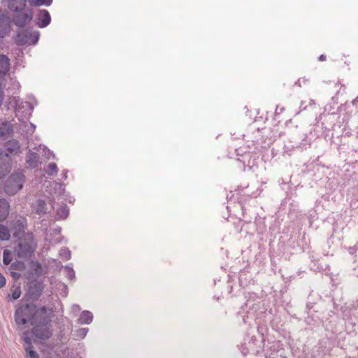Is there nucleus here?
Here are the masks:
<instances>
[{
  "label": "nucleus",
  "mask_w": 358,
  "mask_h": 358,
  "mask_svg": "<svg viewBox=\"0 0 358 358\" xmlns=\"http://www.w3.org/2000/svg\"><path fill=\"white\" fill-rule=\"evenodd\" d=\"M42 275V266L38 261H31L30 269L28 272V278L39 277Z\"/></svg>",
  "instance_id": "nucleus-23"
},
{
  "label": "nucleus",
  "mask_w": 358,
  "mask_h": 358,
  "mask_svg": "<svg viewBox=\"0 0 358 358\" xmlns=\"http://www.w3.org/2000/svg\"><path fill=\"white\" fill-rule=\"evenodd\" d=\"M13 164L10 155L8 153L0 152V184L10 173Z\"/></svg>",
  "instance_id": "nucleus-11"
},
{
  "label": "nucleus",
  "mask_w": 358,
  "mask_h": 358,
  "mask_svg": "<svg viewBox=\"0 0 358 358\" xmlns=\"http://www.w3.org/2000/svg\"><path fill=\"white\" fill-rule=\"evenodd\" d=\"M326 58H327V57H326V55H320V56H319V57H318V60H319L320 62H323V61H325V60H326Z\"/></svg>",
  "instance_id": "nucleus-47"
},
{
  "label": "nucleus",
  "mask_w": 358,
  "mask_h": 358,
  "mask_svg": "<svg viewBox=\"0 0 358 358\" xmlns=\"http://www.w3.org/2000/svg\"><path fill=\"white\" fill-rule=\"evenodd\" d=\"M13 101H14L15 103L14 107L15 111H20L21 109H24L27 112H29V114H31L34 110V106L31 103L20 101L19 97H13Z\"/></svg>",
  "instance_id": "nucleus-21"
},
{
  "label": "nucleus",
  "mask_w": 358,
  "mask_h": 358,
  "mask_svg": "<svg viewBox=\"0 0 358 358\" xmlns=\"http://www.w3.org/2000/svg\"><path fill=\"white\" fill-rule=\"evenodd\" d=\"M301 78H299V80L295 83V85H298V86L301 87Z\"/></svg>",
  "instance_id": "nucleus-50"
},
{
  "label": "nucleus",
  "mask_w": 358,
  "mask_h": 358,
  "mask_svg": "<svg viewBox=\"0 0 358 358\" xmlns=\"http://www.w3.org/2000/svg\"><path fill=\"white\" fill-rule=\"evenodd\" d=\"M239 282H240V284H241V286H244V285H245V283H244V282H243V280H242L241 278H239Z\"/></svg>",
  "instance_id": "nucleus-52"
},
{
  "label": "nucleus",
  "mask_w": 358,
  "mask_h": 358,
  "mask_svg": "<svg viewBox=\"0 0 358 358\" xmlns=\"http://www.w3.org/2000/svg\"><path fill=\"white\" fill-rule=\"evenodd\" d=\"M262 341H259L255 336H246L244 338L243 343L239 346V349L243 355H247L249 353L257 355L261 349Z\"/></svg>",
  "instance_id": "nucleus-7"
},
{
  "label": "nucleus",
  "mask_w": 358,
  "mask_h": 358,
  "mask_svg": "<svg viewBox=\"0 0 358 358\" xmlns=\"http://www.w3.org/2000/svg\"><path fill=\"white\" fill-rule=\"evenodd\" d=\"M343 118H341L338 111L332 113H323L316 119L315 126L321 127L323 131H329L331 129L335 130L336 127L340 128L343 124Z\"/></svg>",
  "instance_id": "nucleus-3"
},
{
  "label": "nucleus",
  "mask_w": 358,
  "mask_h": 358,
  "mask_svg": "<svg viewBox=\"0 0 358 358\" xmlns=\"http://www.w3.org/2000/svg\"><path fill=\"white\" fill-rule=\"evenodd\" d=\"M54 200H49L50 206H48L45 201L43 199H38L34 207L36 213L39 215L50 213L54 210Z\"/></svg>",
  "instance_id": "nucleus-16"
},
{
  "label": "nucleus",
  "mask_w": 358,
  "mask_h": 358,
  "mask_svg": "<svg viewBox=\"0 0 358 358\" xmlns=\"http://www.w3.org/2000/svg\"><path fill=\"white\" fill-rule=\"evenodd\" d=\"M357 249H358V243H356L353 247H350L349 248V253L351 255H353L354 253L356 252Z\"/></svg>",
  "instance_id": "nucleus-40"
},
{
  "label": "nucleus",
  "mask_w": 358,
  "mask_h": 358,
  "mask_svg": "<svg viewBox=\"0 0 358 358\" xmlns=\"http://www.w3.org/2000/svg\"><path fill=\"white\" fill-rule=\"evenodd\" d=\"M13 23L7 12L0 14V38H5L10 34Z\"/></svg>",
  "instance_id": "nucleus-14"
},
{
  "label": "nucleus",
  "mask_w": 358,
  "mask_h": 358,
  "mask_svg": "<svg viewBox=\"0 0 358 358\" xmlns=\"http://www.w3.org/2000/svg\"><path fill=\"white\" fill-rule=\"evenodd\" d=\"M52 308H48L45 306L38 308L36 306L33 317L31 319V325L46 324L51 323L53 317Z\"/></svg>",
  "instance_id": "nucleus-6"
},
{
  "label": "nucleus",
  "mask_w": 358,
  "mask_h": 358,
  "mask_svg": "<svg viewBox=\"0 0 358 358\" xmlns=\"http://www.w3.org/2000/svg\"><path fill=\"white\" fill-rule=\"evenodd\" d=\"M10 232L6 227L0 224V240L8 241L10 238Z\"/></svg>",
  "instance_id": "nucleus-27"
},
{
  "label": "nucleus",
  "mask_w": 358,
  "mask_h": 358,
  "mask_svg": "<svg viewBox=\"0 0 358 358\" xmlns=\"http://www.w3.org/2000/svg\"><path fill=\"white\" fill-rule=\"evenodd\" d=\"M81 310L80 306L78 304H73L72 306V310L74 313L79 312Z\"/></svg>",
  "instance_id": "nucleus-42"
},
{
  "label": "nucleus",
  "mask_w": 358,
  "mask_h": 358,
  "mask_svg": "<svg viewBox=\"0 0 358 358\" xmlns=\"http://www.w3.org/2000/svg\"><path fill=\"white\" fill-rule=\"evenodd\" d=\"M258 322H257V324H258L257 329V331L258 333L262 336H263L264 333L266 332L267 331V329H266V324L268 322H264L263 321V317H262L261 320H257Z\"/></svg>",
  "instance_id": "nucleus-31"
},
{
  "label": "nucleus",
  "mask_w": 358,
  "mask_h": 358,
  "mask_svg": "<svg viewBox=\"0 0 358 358\" xmlns=\"http://www.w3.org/2000/svg\"><path fill=\"white\" fill-rule=\"evenodd\" d=\"M304 103H305V102H304V101H301V105H300L301 110H306V108H307V105H305V106H304Z\"/></svg>",
  "instance_id": "nucleus-46"
},
{
  "label": "nucleus",
  "mask_w": 358,
  "mask_h": 358,
  "mask_svg": "<svg viewBox=\"0 0 358 358\" xmlns=\"http://www.w3.org/2000/svg\"><path fill=\"white\" fill-rule=\"evenodd\" d=\"M89 331V328L87 327H81L76 329L73 332V336L74 339L76 341H80L84 339L87 333Z\"/></svg>",
  "instance_id": "nucleus-25"
},
{
  "label": "nucleus",
  "mask_w": 358,
  "mask_h": 358,
  "mask_svg": "<svg viewBox=\"0 0 358 358\" xmlns=\"http://www.w3.org/2000/svg\"><path fill=\"white\" fill-rule=\"evenodd\" d=\"M245 303L242 306L243 311L247 313L246 316H243L244 323L249 322L247 320L249 318L255 320H261L263 317L264 322H269L273 329L279 328L280 317L275 314V309L267 310L266 308V300L257 295L254 292H248L245 294Z\"/></svg>",
  "instance_id": "nucleus-1"
},
{
  "label": "nucleus",
  "mask_w": 358,
  "mask_h": 358,
  "mask_svg": "<svg viewBox=\"0 0 358 358\" xmlns=\"http://www.w3.org/2000/svg\"><path fill=\"white\" fill-rule=\"evenodd\" d=\"M26 268L23 262L16 261L10 264V270L23 271Z\"/></svg>",
  "instance_id": "nucleus-30"
},
{
  "label": "nucleus",
  "mask_w": 358,
  "mask_h": 358,
  "mask_svg": "<svg viewBox=\"0 0 358 358\" xmlns=\"http://www.w3.org/2000/svg\"><path fill=\"white\" fill-rule=\"evenodd\" d=\"M5 285H6V278L1 273H0V288L5 286Z\"/></svg>",
  "instance_id": "nucleus-41"
},
{
  "label": "nucleus",
  "mask_w": 358,
  "mask_h": 358,
  "mask_svg": "<svg viewBox=\"0 0 358 358\" xmlns=\"http://www.w3.org/2000/svg\"><path fill=\"white\" fill-rule=\"evenodd\" d=\"M310 141L307 138L306 136H305L302 139L301 143H296L295 145H292V148H293L301 149V150H306V149H307V148L310 147Z\"/></svg>",
  "instance_id": "nucleus-29"
},
{
  "label": "nucleus",
  "mask_w": 358,
  "mask_h": 358,
  "mask_svg": "<svg viewBox=\"0 0 358 358\" xmlns=\"http://www.w3.org/2000/svg\"><path fill=\"white\" fill-rule=\"evenodd\" d=\"M10 69V62L8 57L3 54H0V85H6L9 77Z\"/></svg>",
  "instance_id": "nucleus-13"
},
{
  "label": "nucleus",
  "mask_w": 358,
  "mask_h": 358,
  "mask_svg": "<svg viewBox=\"0 0 358 358\" xmlns=\"http://www.w3.org/2000/svg\"><path fill=\"white\" fill-rule=\"evenodd\" d=\"M37 243L31 232H27L24 238H20L14 246L15 255L22 259H29L34 255Z\"/></svg>",
  "instance_id": "nucleus-2"
},
{
  "label": "nucleus",
  "mask_w": 358,
  "mask_h": 358,
  "mask_svg": "<svg viewBox=\"0 0 358 358\" xmlns=\"http://www.w3.org/2000/svg\"><path fill=\"white\" fill-rule=\"evenodd\" d=\"M283 110H284L283 107L280 108L278 106H277L276 109H275L276 113H280L283 112Z\"/></svg>",
  "instance_id": "nucleus-45"
},
{
  "label": "nucleus",
  "mask_w": 358,
  "mask_h": 358,
  "mask_svg": "<svg viewBox=\"0 0 358 358\" xmlns=\"http://www.w3.org/2000/svg\"><path fill=\"white\" fill-rule=\"evenodd\" d=\"M59 256L65 260H69L71 257V252L68 248H62L59 250Z\"/></svg>",
  "instance_id": "nucleus-36"
},
{
  "label": "nucleus",
  "mask_w": 358,
  "mask_h": 358,
  "mask_svg": "<svg viewBox=\"0 0 358 358\" xmlns=\"http://www.w3.org/2000/svg\"><path fill=\"white\" fill-rule=\"evenodd\" d=\"M22 292L20 286L13 289L11 294H8V296L12 300H17L21 296Z\"/></svg>",
  "instance_id": "nucleus-35"
},
{
  "label": "nucleus",
  "mask_w": 358,
  "mask_h": 358,
  "mask_svg": "<svg viewBox=\"0 0 358 358\" xmlns=\"http://www.w3.org/2000/svg\"><path fill=\"white\" fill-rule=\"evenodd\" d=\"M67 173H68V171L67 170H64V173L62 174V178L64 180H66L67 178Z\"/></svg>",
  "instance_id": "nucleus-48"
},
{
  "label": "nucleus",
  "mask_w": 358,
  "mask_h": 358,
  "mask_svg": "<svg viewBox=\"0 0 358 358\" xmlns=\"http://www.w3.org/2000/svg\"><path fill=\"white\" fill-rule=\"evenodd\" d=\"M24 182V174L22 171H14L2 182L5 194L8 196L15 195L22 189Z\"/></svg>",
  "instance_id": "nucleus-4"
},
{
  "label": "nucleus",
  "mask_w": 358,
  "mask_h": 358,
  "mask_svg": "<svg viewBox=\"0 0 358 358\" xmlns=\"http://www.w3.org/2000/svg\"><path fill=\"white\" fill-rule=\"evenodd\" d=\"M315 101L313 99H310L309 100V106H315Z\"/></svg>",
  "instance_id": "nucleus-49"
},
{
  "label": "nucleus",
  "mask_w": 358,
  "mask_h": 358,
  "mask_svg": "<svg viewBox=\"0 0 358 358\" xmlns=\"http://www.w3.org/2000/svg\"><path fill=\"white\" fill-rule=\"evenodd\" d=\"M36 306L34 303H20L14 313L15 323L17 325L31 324Z\"/></svg>",
  "instance_id": "nucleus-5"
},
{
  "label": "nucleus",
  "mask_w": 358,
  "mask_h": 358,
  "mask_svg": "<svg viewBox=\"0 0 358 358\" xmlns=\"http://www.w3.org/2000/svg\"><path fill=\"white\" fill-rule=\"evenodd\" d=\"M266 358H287L286 350L279 341L273 342L264 350Z\"/></svg>",
  "instance_id": "nucleus-8"
},
{
  "label": "nucleus",
  "mask_w": 358,
  "mask_h": 358,
  "mask_svg": "<svg viewBox=\"0 0 358 358\" xmlns=\"http://www.w3.org/2000/svg\"><path fill=\"white\" fill-rule=\"evenodd\" d=\"M58 172V167L55 163H50L48 166L46 173L48 176H56Z\"/></svg>",
  "instance_id": "nucleus-34"
},
{
  "label": "nucleus",
  "mask_w": 358,
  "mask_h": 358,
  "mask_svg": "<svg viewBox=\"0 0 358 358\" xmlns=\"http://www.w3.org/2000/svg\"><path fill=\"white\" fill-rule=\"evenodd\" d=\"M13 259V252L8 250L5 249L3 252V263L5 265H8L10 264Z\"/></svg>",
  "instance_id": "nucleus-28"
},
{
  "label": "nucleus",
  "mask_w": 358,
  "mask_h": 358,
  "mask_svg": "<svg viewBox=\"0 0 358 358\" xmlns=\"http://www.w3.org/2000/svg\"><path fill=\"white\" fill-rule=\"evenodd\" d=\"M13 16V22L18 28H24L28 25L33 20V11L31 9L26 12L16 13Z\"/></svg>",
  "instance_id": "nucleus-12"
},
{
  "label": "nucleus",
  "mask_w": 358,
  "mask_h": 358,
  "mask_svg": "<svg viewBox=\"0 0 358 358\" xmlns=\"http://www.w3.org/2000/svg\"><path fill=\"white\" fill-rule=\"evenodd\" d=\"M39 36L38 31H35L33 34L28 31L18 32L15 38V42L19 46H23L27 43L36 45L38 41Z\"/></svg>",
  "instance_id": "nucleus-10"
},
{
  "label": "nucleus",
  "mask_w": 358,
  "mask_h": 358,
  "mask_svg": "<svg viewBox=\"0 0 358 358\" xmlns=\"http://www.w3.org/2000/svg\"><path fill=\"white\" fill-rule=\"evenodd\" d=\"M69 215V208L66 205H64L57 209L55 219L57 220H65L68 217Z\"/></svg>",
  "instance_id": "nucleus-26"
},
{
  "label": "nucleus",
  "mask_w": 358,
  "mask_h": 358,
  "mask_svg": "<svg viewBox=\"0 0 358 358\" xmlns=\"http://www.w3.org/2000/svg\"><path fill=\"white\" fill-rule=\"evenodd\" d=\"M10 274L15 280H18L20 278V273L15 272L13 270L10 271Z\"/></svg>",
  "instance_id": "nucleus-39"
},
{
  "label": "nucleus",
  "mask_w": 358,
  "mask_h": 358,
  "mask_svg": "<svg viewBox=\"0 0 358 358\" xmlns=\"http://www.w3.org/2000/svg\"><path fill=\"white\" fill-rule=\"evenodd\" d=\"M52 327L51 323L46 324L34 325L31 332L33 336L39 341H48L52 336Z\"/></svg>",
  "instance_id": "nucleus-9"
},
{
  "label": "nucleus",
  "mask_w": 358,
  "mask_h": 358,
  "mask_svg": "<svg viewBox=\"0 0 358 358\" xmlns=\"http://www.w3.org/2000/svg\"><path fill=\"white\" fill-rule=\"evenodd\" d=\"M44 289V283L41 280L34 279L29 282L28 294L33 299H38Z\"/></svg>",
  "instance_id": "nucleus-15"
},
{
  "label": "nucleus",
  "mask_w": 358,
  "mask_h": 358,
  "mask_svg": "<svg viewBox=\"0 0 358 358\" xmlns=\"http://www.w3.org/2000/svg\"><path fill=\"white\" fill-rule=\"evenodd\" d=\"M4 148L6 152L3 153H8L10 155H17L20 152V144L16 139H10L5 143Z\"/></svg>",
  "instance_id": "nucleus-20"
},
{
  "label": "nucleus",
  "mask_w": 358,
  "mask_h": 358,
  "mask_svg": "<svg viewBox=\"0 0 358 358\" xmlns=\"http://www.w3.org/2000/svg\"><path fill=\"white\" fill-rule=\"evenodd\" d=\"M26 229L27 220L25 218L17 220L14 223L13 235L15 238H17V240L24 238L27 234L25 232Z\"/></svg>",
  "instance_id": "nucleus-17"
},
{
  "label": "nucleus",
  "mask_w": 358,
  "mask_h": 358,
  "mask_svg": "<svg viewBox=\"0 0 358 358\" xmlns=\"http://www.w3.org/2000/svg\"><path fill=\"white\" fill-rule=\"evenodd\" d=\"M27 353V357L29 358H39L38 354L33 350V348L29 349L28 351H26Z\"/></svg>",
  "instance_id": "nucleus-38"
},
{
  "label": "nucleus",
  "mask_w": 358,
  "mask_h": 358,
  "mask_svg": "<svg viewBox=\"0 0 358 358\" xmlns=\"http://www.w3.org/2000/svg\"><path fill=\"white\" fill-rule=\"evenodd\" d=\"M23 341L27 344V346L24 348L25 351H28L29 349L33 348V345L31 342V338L29 336L24 337Z\"/></svg>",
  "instance_id": "nucleus-37"
},
{
  "label": "nucleus",
  "mask_w": 358,
  "mask_h": 358,
  "mask_svg": "<svg viewBox=\"0 0 358 358\" xmlns=\"http://www.w3.org/2000/svg\"><path fill=\"white\" fill-rule=\"evenodd\" d=\"M9 203L5 199H0V222L6 219L9 214Z\"/></svg>",
  "instance_id": "nucleus-24"
},
{
  "label": "nucleus",
  "mask_w": 358,
  "mask_h": 358,
  "mask_svg": "<svg viewBox=\"0 0 358 358\" xmlns=\"http://www.w3.org/2000/svg\"><path fill=\"white\" fill-rule=\"evenodd\" d=\"M13 87L19 90L20 87V84L19 82H17V80H13Z\"/></svg>",
  "instance_id": "nucleus-43"
},
{
  "label": "nucleus",
  "mask_w": 358,
  "mask_h": 358,
  "mask_svg": "<svg viewBox=\"0 0 358 358\" xmlns=\"http://www.w3.org/2000/svg\"><path fill=\"white\" fill-rule=\"evenodd\" d=\"M64 271L66 273V276L69 280H75L76 278V273L73 268L72 264H68L64 267Z\"/></svg>",
  "instance_id": "nucleus-32"
},
{
  "label": "nucleus",
  "mask_w": 358,
  "mask_h": 358,
  "mask_svg": "<svg viewBox=\"0 0 358 358\" xmlns=\"http://www.w3.org/2000/svg\"><path fill=\"white\" fill-rule=\"evenodd\" d=\"M50 22L51 16L49 12L45 9L39 10L36 17V24L40 28H45Z\"/></svg>",
  "instance_id": "nucleus-18"
},
{
  "label": "nucleus",
  "mask_w": 358,
  "mask_h": 358,
  "mask_svg": "<svg viewBox=\"0 0 358 358\" xmlns=\"http://www.w3.org/2000/svg\"><path fill=\"white\" fill-rule=\"evenodd\" d=\"M52 3V0H30V3L34 6H50Z\"/></svg>",
  "instance_id": "nucleus-33"
},
{
  "label": "nucleus",
  "mask_w": 358,
  "mask_h": 358,
  "mask_svg": "<svg viewBox=\"0 0 358 358\" xmlns=\"http://www.w3.org/2000/svg\"><path fill=\"white\" fill-rule=\"evenodd\" d=\"M30 126H31V127L32 128V132H34V130H35V129H36V126H35V124H34L33 123H31H31H30Z\"/></svg>",
  "instance_id": "nucleus-51"
},
{
  "label": "nucleus",
  "mask_w": 358,
  "mask_h": 358,
  "mask_svg": "<svg viewBox=\"0 0 358 358\" xmlns=\"http://www.w3.org/2000/svg\"><path fill=\"white\" fill-rule=\"evenodd\" d=\"M46 157L48 159H50V157L55 158V154L50 150H48V153L46 154Z\"/></svg>",
  "instance_id": "nucleus-44"
},
{
  "label": "nucleus",
  "mask_w": 358,
  "mask_h": 358,
  "mask_svg": "<svg viewBox=\"0 0 358 358\" xmlns=\"http://www.w3.org/2000/svg\"><path fill=\"white\" fill-rule=\"evenodd\" d=\"M93 318V313L90 310H85L80 313L76 320V323L80 325H87L92 322Z\"/></svg>",
  "instance_id": "nucleus-22"
},
{
  "label": "nucleus",
  "mask_w": 358,
  "mask_h": 358,
  "mask_svg": "<svg viewBox=\"0 0 358 358\" xmlns=\"http://www.w3.org/2000/svg\"><path fill=\"white\" fill-rule=\"evenodd\" d=\"M14 132L13 124L7 120L0 122V138L5 140L10 137Z\"/></svg>",
  "instance_id": "nucleus-19"
}]
</instances>
